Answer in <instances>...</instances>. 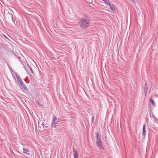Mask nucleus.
<instances>
[{
  "mask_svg": "<svg viewBox=\"0 0 158 158\" xmlns=\"http://www.w3.org/2000/svg\"><path fill=\"white\" fill-rule=\"evenodd\" d=\"M107 5H109L110 3V2L108 0H102Z\"/></svg>",
  "mask_w": 158,
  "mask_h": 158,
  "instance_id": "9b49d317",
  "label": "nucleus"
},
{
  "mask_svg": "<svg viewBox=\"0 0 158 158\" xmlns=\"http://www.w3.org/2000/svg\"><path fill=\"white\" fill-rule=\"evenodd\" d=\"M22 85L23 87V88H24V89L26 90H27V87H26V86L24 84H23V83H22Z\"/></svg>",
  "mask_w": 158,
  "mask_h": 158,
  "instance_id": "ddd939ff",
  "label": "nucleus"
},
{
  "mask_svg": "<svg viewBox=\"0 0 158 158\" xmlns=\"http://www.w3.org/2000/svg\"><path fill=\"white\" fill-rule=\"evenodd\" d=\"M14 73L15 75L17 80L21 84V85H22V83H23V82L20 77L16 73Z\"/></svg>",
  "mask_w": 158,
  "mask_h": 158,
  "instance_id": "7ed1b4c3",
  "label": "nucleus"
},
{
  "mask_svg": "<svg viewBox=\"0 0 158 158\" xmlns=\"http://www.w3.org/2000/svg\"><path fill=\"white\" fill-rule=\"evenodd\" d=\"M157 121H158V119H157Z\"/></svg>",
  "mask_w": 158,
  "mask_h": 158,
  "instance_id": "4be33fe9",
  "label": "nucleus"
},
{
  "mask_svg": "<svg viewBox=\"0 0 158 158\" xmlns=\"http://www.w3.org/2000/svg\"><path fill=\"white\" fill-rule=\"evenodd\" d=\"M146 85H147L146 83H145V86Z\"/></svg>",
  "mask_w": 158,
  "mask_h": 158,
  "instance_id": "aec40b11",
  "label": "nucleus"
},
{
  "mask_svg": "<svg viewBox=\"0 0 158 158\" xmlns=\"http://www.w3.org/2000/svg\"><path fill=\"white\" fill-rule=\"evenodd\" d=\"M149 101L152 104V106H155V102L151 98H150L149 99Z\"/></svg>",
  "mask_w": 158,
  "mask_h": 158,
  "instance_id": "9d476101",
  "label": "nucleus"
},
{
  "mask_svg": "<svg viewBox=\"0 0 158 158\" xmlns=\"http://www.w3.org/2000/svg\"><path fill=\"white\" fill-rule=\"evenodd\" d=\"M145 126H146V124H144L143 125V132L142 133L143 136L144 138L145 137V134H146Z\"/></svg>",
  "mask_w": 158,
  "mask_h": 158,
  "instance_id": "20e7f679",
  "label": "nucleus"
},
{
  "mask_svg": "<svg viewBox=\"0 0 158 158\" xmlns=\"http://www.w3.org/2000/svg\"><path fill=\"white\" fill-rule=\"evenodd\" d=\"M36 104L37 105H40V103L38 102H36Z\"/></svg>",
  "mask_w": 158,
  "mask_h": 158,
  "instance_id": "2eb2a0df",
  "label": "nucleus"
},
{
  "mask_svg": "<svg viewBox=\"0 0 158 158\" xmlns=\"http://www.w3.org/2000/svg\"><path fill=\"white\" fill-rule=\"evenodd\" d=\"M27 66H28L30 70H31V72L32 73H33V71L31 68V67L29 65H28V64H27Z\"/></svg>",
  "mask_w": 158,
  "mask_h": 158,
  "instance_id": "4468645a",
  "label": "nucleus"
},
{
  "mask_svg": "<svg viewBox=\"0 0 158 158\" xmlns=\"http://www.w3.org/2000/svg\"><path fill=\"white\" fill-rule=\"evenodd\" d=\"M23 153L25 154H28V153L30 152V150L28 148H25L24 147L23 148Z\"/></svg>",
  "mask_w": 158,
  "mask_h": 158,
  "instance_id": "423d86ee",
  "label": "nucleus"
},
{
  "mask_svg": "<svg viewBox=\"0 0 158 158\" xmlns=\"http://www.w3.org/2000/svg\"><path fill=\"white\" fill-rule=\"evenodd\" d=\"M97 144L98 146L100 148H102V143L101 140L99 141H97Z\"/></svg>",
  "mask_w": 158,
  "mask_h": 158,
  "instance_id": "0eeeda50",
  "label": "nucleus"
},
{
  "mask_svg": "<svg viewBox=\"0 0 158 158\" xmlns=\"http://www.w3.org/2000/svg\"><path fill=\"white\" fill-rule=\"evenodd\" d=\"M134 3H135L134 1L133 0H131Z\"/></svg>",
  "mask_w": 158,
  "mask_h": 158,
  "instance_id": "f3484780",
  "label": "nucleus"
},
{
  "mask_svg": "<svg viewBox=\"0 0 158 158\" xmlns=\"http://www.w3.org/2000/svg\"><path fill=\"white\" fill-rule=\"evenodd\" d=\"M21 144L23 146V144Z\"/></svg>",
  "mask_w": 158,
  "mask_h": 158,
  "instance_id": "412c9836",
  "label": "nucleus"
},
{
  "mask_svg": "<svg viewBox=\"0 0 158 158\" xmlns=\"http://www.w3.org/2000/svg\"><path fill=\"white\" fill-rule=\"evenodd\" d=\"M109 6H110V9H111V10H112V11H114L115 10V8H114V6L112 4H111V3H110L109 4Z\"/></svg>",
  "mask_w": 158,
  "mask_h": 158,
  "instance_id": "1a4fd4ad",
  "label": "nucleus"
},
{
  "mask_svg": "<svg viewBox=\"0 0 158 158\" xmlns=\"http://www.w3.org/2000/svg\"><path fill=\"white\" fill-rule=\"evenodd\" d=\"M3 36H4V37H5V38H7V37L4 35H3Z\"/></svg>",
  "mask_w": 158,
  "mask_h": 158,
  "instance_id": "6ab92c4d",
  "label": "nucleus"
},
{
  "mask_svg": "<svg viewBox=\"0 0 158 158\" xmlns=\"http://www.w3.org/2000/svg\"><path fill=\"white\" fill-rule=\"evenodd\" d=\"M73 153L74 156V158H78V154L77 152L75 149L73 147Z\"/></svg>",
  "mask_w": 158,
  "mask_h": 158,
  "instance_id": "39448f33",
  "label": "nucleus"
},
{
  "mask_svg": "<svg viewBox=\"0 0 158 158\" xmlns=\"http://www.w3.org/2000/svg\"><path fill=\"white\" fill-rule=\"evenodd\" d=\"M80 25L81 27L84 29L89 27L90 23L89 18L86 16H84L81 20Z\"/></svg>",
  "mask_w": 158,
  "mask_h": 158,
  "instance_id": "f257e3e1",
  "label": "nucleus"
},
{
  "mask_svg": "<svg viewBox=\"0 0 158 158\" xmlns=\"http://www.w3.org/2000/svg\"><path fill=\"white\" fill-rule=\"evenodd\" d=\"M147 88H148L147 87H145L144 88V92L145 95L147 94Z\"/></svg>",
  "mask_w": 158,
  "mask_h": 158,
  "instance_id": "f8f14e48",
  "label": "nucleus"
},
{
  "mask_svg": "<svg viewBox=\"0 0 158 158\" xmlns=\"http://www.w3.org/2000/svg\"><path fill=\"white\" fill-rule=\"evenodd\" d=\"M94 117H92V122H93V120H94Z\"/></svg>",
  "mask_w": 158,
  "mask_h": 158,
  "instance_id": "dca6fc26",
  "label": "nucleus"
},
{
  "mask_svg": "<svg viewBox=\"0 0 158 158\" xmlns=\"http://www.w3.org/2000/svg\"><path fill=\"white\" fill-rule=\"evenodd\" d=\"M58 120L57 118L55 116H53V119L51 124V127L56 128V124H57Z\"/></svg>",
  "mask_w": 158,
  "mask_h": 158,
  "instance_id": "f03ea898",
  "label": "nucleus"
},
{
  "mask_svg": "<svg viewBox=\"0 0 158 158\" xmlns=\"http://www.w3.org/2000/svg\"><path fill=\"white\" fill-rule=\"evenodd\" d=\"M97 141H101V138L99 135L98 133H96Z\"/></svg>",
  "mask_w": 158,
  "mask_h": 158,
  "instance_id": "6e6552de",
  "label": "nucleus"
},
{
  "mask_svg": "<svg viewBox=\"0 0 158 158\" xmlns=\"http://www.w3.org/2000/svg\"><path fill=\"white\" fill-rule=\"evenodd\" d=\"M42 125L43 127H44V123H42Z\"/></svg>",
  "mask_w": 158,
  "mask_h": 158,
  "instance_id": "a211bd4d",
  "label": "nucleus"
}]
</instances>
